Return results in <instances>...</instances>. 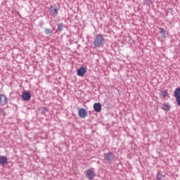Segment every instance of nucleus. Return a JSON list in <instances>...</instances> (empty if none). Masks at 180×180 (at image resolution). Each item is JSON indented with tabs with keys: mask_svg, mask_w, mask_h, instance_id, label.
I'll return each mask as SVG.
<instances>
[{
	"mask_svg": "<svg viewBox=\"0 0 180 180\" xmlns=\"http://www.w3.org/2000/svg\"><path fill=\"white\" fill-rule=\"evenodd\" d=\"M53 34V30L50 29H46L45 30V34H48L49 36Z\"/></svg>",
	"mask_w": 180,
	"mask_h": 180,
	"instance_id": "obj_16",
	"label": "nucleus"
},
{
	"mask_svg": "<svg viewBox=\"0 0 180 180\" xmlns=\"http://www.w3.org/2000/svg\"><path fill=\"white\" fill-rule=\"evenodd\" d=\"M163 178H165V175L161 174L160 172L157 173L156 174L157 180H162Z\"/></svg>",
	"mask_w": 180,
	"mask_h": 180,
	"instance_id": "obj_12",
	"label": "nucleus"
},
{
	"mask_svg": "<svg viewBox=\"0 0 180 180\" xmlns=\"http://www.w3.org/2000/svg\"><path fill=\"white\" fill-rule=\"evenodd\" d=\"M174 98H176L177 105L180 106V88H177L174 91Z\"/></svg>",
	"mask_w": 180,
	"mask_h": 180,
	"instance_id": "obj_5",
	"label": "nucleus"
},
{
	"mask_svg": "<svg viewBox=\"0 0 180 180\" xmlns=\"http://www.w3.org/2000/svg\"><path fill=\"white\" fill-rule=\"evenodd\" d=\"M8 162V158L6 156H0V164L1 165H5Z\"/></svg>",
	"mask_w": 180,
	"mask_h": 180,
	"instance_id": "obj_11",
	"label": "nucleus"
},
{
	"mask_svg": "<svg viewBox=\"0 0 180 180\" xmlns=\"http://www.w3.org/2000/svg\"><path fill=\"white\" fill-rule=\"evenodd\" d=\"M159 30H160V33H161V34H162V37L163 39H165V37H166L165 30H164L162 27H160Z\"/></svg>",
	"mask_w": 180,
	"mask_h": 180,
	"instance_id": "obj_15",
	"label": "nucleus"
},
{
	"mask_svg": "<svg viewBox=\"0 0 180 180\" xmlns=\"http://www.w3.org/2000/svg\"><path fill=\"white\" fill-rule=\"evenodd\" d=\"M104 42L105 38H103V35L98 34L94 41V47H101Z\"/></svg>",
	"mask_w": 180,
	"mask_h": 180,
	"instance_id": "obj_1",
	"label": "nucleus"
},
{
	"mask_svg": "<svg viewBox=\"0 0 180 180\" xmlns=\"http://www.w3.org/2000/svg\"><path fill=\"white\" fill-rule=\"evenodd\" d=\"M8 103V98H6V96L4 94H0V105H4Z\"/></svg>",
	"mask_w": 180,
	"mask_h": 180,
	"instance_id": "obj_6",
	"label": "nucleus"
},
{
	"mask_svg": "<svg viewBox=\"0 0 180 180\" xmlns=\"http://www.w3.org/2000/svg\"><path fill=\"white\" fill-rule=\"evenodd\" d=\"M86 176L89 180H92L94 178H95V170L94 168L87 169L86 171Z\"/></svg>",
	"mask_w": 180,
	"mask_h": 180,
	"instance_id": "obj_3",
	"label": "nucleus"
},
{
	"mask_svg": "<svg viewBox=\"0 0 180 180\" xmlns=\"http://www.w3.org/2000/svg\"><path fill=\"white\" fill-rule=\"evenodd\" d=\"M170 108L171 107L169 106V105H168V103H165L163 104L162 110H165V112H168V110H169Z\"/></svg>",
	"mask_w": 180,
	"mask_h": 180,
	"instance_id": "obj_13",
	"label": "nucleus"
},
{
	"mask_svg": "<svg viewBox=\"0 0 180 180\" xmlns=\"http://www.w3.org/2000/svg\"><path fill=\"white\" fill-rule=\"evenodd\" d=\"M22 98L24 101H30V94L27 92L22 93Z\"/></svg>",
	"mask_w": 180,
	"mask_h": 180,
	"instance_id": "obj_10",
	"label": "nucleus"
},
{
	"mask_svg": "<svg viewBox=\"0 0 180 180\" xmlns=\"http://www.w3.org/2000/svg\"><path fill=\"white\" fill-rule=\"evenodd\" d=\"M160 96H162V98H167L168 96V91L167 90H163L160 91Z\"/></svg>",
	"mask_w": 180,
	"mask_h": 180,
	"instance_id": "obj_14",
	"label": "nucleus"
},
{
	"mask_svg": "<svg viewBox=\"0 0 180 180\" xmlns=\"http://www.w3.org/2000/svg\"><path fill=\"white\" fill-rule=\"evenodd\" d=\"M63 27H64V24H63V23L58 24V30H59V32L63 31Z\"/></svg>",
	"mask_w": 180,
	"mask_h": 180,
	"instance_id": "obj_17",
	"label": "nucleus"
},
{
	"mask_svg": "<svg viewBox=\"0 0 180 180\" xmlns=\"http://www.w3.org/2000/svg\"><path fill=\"white\" fill-rule=\"evenodd\" d=\"M2 110H0V111Z\"/></svg>",
	"mask_w": 180,
	"mask_h": 180,
	"instance_id": "obj_18",
	"label": "nucleus"
},
{
	"mask_svg": "<svg viewBox=\"0 0 180 180\" xmlns=\"http://www.w3.org/2000/svg\"><path fill=\"white\" fill-rule=\"evenodd\" d=\"M94 111L99 112L101 110H102V105L101 103H95L93 106Z\"/></svg>",
	"mask_w": 180,
	"mask_h": 180,
	"instance_id": "obj_7",
	"label": "nucleus"
},
{
	"mask_svg": "<svg viewBox=\"0 0 180 180\" xmlns=\"http://www.w3.org/2000/svg\"><path fill=\"white\" fill-rule=\"evenodd\" d=\"M85 72H86V70H85V68L84 67H81L77 70V75L79 77H84Z\"/></svg>",
	"mask_w": 180,
	"mask_h": 180,
	"instance_id": "obj_8",
	"label": "nucleus"
},
{
	"mask_svg": "<svg viewBox=\"0 0 180 180\" xmlns=\"http://www.w3.org/2000/svg\"><path fill=\"white\" fill-rule=\"evenodd\" d=\"M79 117L82 119H85L88 116V112L84 108H80L78 112Z\"/></svg>",
	"mask_w": 180,
	"mask_h": 180,
	"instance_id": "obj_4",
	"label": "nucleus"
},
{
	"mask_svg": "<svg viewBox=\"0 0 180 180\" xmlns=\"http://www.w3.org/2000/svg\"><path fill=\"white\" fill-rule=\"evenodd\" d=\"M50 11H51V15L52 16H57V15H58V9H57V8L51 7Z\"/></svg>",
	"mask_w": 180,
	"mask_h": 180,
	"instance_id": "obj_9",
	"label": "nucleus"
},
{
	"mask_svg": "<svg viewBox=\"0 0 180 180\" xmlns=\"http://www.w3.org/2000/svg\"><path fill=\"white\" fill-rule=\"evenodd\" d=\"M104 160L108 164H112L113 160H115V155L112 152H108L104 155Z\"/></svg>",
	"mask_w": 180,
	"mask_h": 180,
	"instance_id": "obj_2",
	"label": "nucleus"
}]
</instances>
